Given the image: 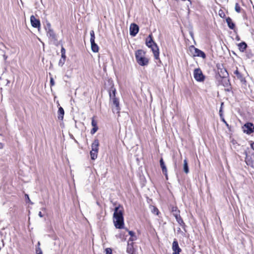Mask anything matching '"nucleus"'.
<instances>
[{
    "label": "nucleus",
    "instance_id": "8",
    "mask_svg": "<svg viewBox=\"0 0 254 254\" xmlns=\"http://www.w3.org/2000/svg\"><path fill=\"white\" fill-rule=\"evenodd\" d=\"M45 29L47 32V36L52 40L56 39V35L53 29L51 28V25L50 23L48 22L47 23L46 26H45Z\"/></svg>",
    "mask_w": 254,
    "mask_h": 254
},
{
    "label": "nucleus",
    "instance_id": "4",
    "mask_svg": "<svg viewBox=\"0 0 254 254\" xmlns=\"http://www.w3.org/2000/svg\"><path fill=\"white\" fill-rule=\"evenodd\" d=\"M115 93L116 89L114 88L112 89V92H110V98L111 102L112 103V104L115 106L114 108H113V112H116L117 113H119L120 110L119 101L117 98H116Z\"/></svg>",
    "mask_w": 254,
    "mask_h": 254
},
{
    "label": "nucleus",
    "instance_id": "37",
    "mask_svg": "<svg viewBox=\"0 0 254 254\" xmlns=\"http://www.w3.org/2000/svg\"><path fill=\"white\" fill-rule=\"evenodd\" d=\"M3 147V145L2 143L0 142V149H2Z\"/></svg>",
    "mask_w": 254,
    "mask_h": 254
},
{
    "label": "nucleus",
    "instance_id": "21",
    "mask_svg": "<svg viewBox=\"0 0 254 254\" xmlns=\"http://www.w3.org/2000/svg\"><path fill=\"white\" fill-rule=\"evenodd\" d=\"M128 234L130 236V238L129 239V241L132 242V241H134L136 240V239H137L136 236H135V235L133 232L129 231Z\"/></svg>",
    "mask_w": 254,
    "mask_h": 254
},
{
    "label": "nucleus",
    "instance_id": "7",
    "mask_svg": "<svg viewBox=\"0 0 254 254\" xmlns=\"http://www.w3.org/2000/svg\"><path fill=\"white\" fill-rule=\"evenodd\" d=\"M190 49L191 52H193V56L201 57L203 59L205 58L206 56L205 53L198 49L195 48L193 46H191L190 48Z\"/></svg>",
    "mask_w": 254,
    "mask_h": 254
},
{
    "label": "nucleus",
    "instance_id": "36",
    "mask_svg": "<svg viewBox=\"0 0 254 254\" xmlns=\"http://www.w3.org/2000/svg\"><path fill=\"white\" fill-rule=\"evenodd\" d=\"M251 147L253 150V151H254V142L251 144Z\"/></svg>",
    "mask_w": 254,
    "mask_h": 254
},
{
    "label": "nucleus",
    "instance_id": "24",
    "mask_svg": "<svg viewBox=\"0 0 254 254\" xmlns=\"http://www.w3.org/2000/svg\"><path fill=\"white\" fill-rule=\"evenodd\" d=\"M90 42H93L94 41H95V34H94V32L93 30H91L90 32Z\"/></svg>",
    "mask_w": 254,
    "mask_h": 254
},
{
    "label": "nucleus",
    "instance_id": "40",
    "mask_svg": "<svg viewBox=\"0 0 254 254\" xmlns=\"http://www.w3.org/2000/svg\"><path fill=\"white\" fill-rule=\"evenodd\" d=\"M40 242H38L37 243V247H40Z\"/></svg>",
    "mask_w": 254,
    "mask_h": 254
},
{
    "label": "nucleus",
    "instance_id": "42",
    "mask_svg": "<svg viewBox=\"0 0 254 254\" xmlns=\"http://www.w3.org/2000/svg\"><path fill=\"white\" fill-rule=\"evenodd\" d=\"M223 105V103H222L221 105V108H220L222 109Z\"/></svg>",
    "mask_w": 254,
    "mask_h": 254
},
{
    "label": "nucleus",
    "instance_id": "25",
    "mask_svg": "<svg viewBox=\"0 0 254 254\" xmlns=\"http://www.w3.org/2000/svg\"><path fill=\"white\" fill-rule=\"evenodd\" d=\"M235 9L236 11L238 13H239L241 12V8L238 3H236L235 4Z\"/></svg>",
    "mask_w": 254,
    "mask_h": 254
},
{
    "label": "nucleus",
    "instance_id": "27",
    "mask_svg": "<svg viewBox=\"0 0 254 254\" xmlns=\"http://www.w3.org/2000/svg\"><path fill=\"white\" fill-rule=\"evenodd\" d=\"M36 254H43L42 251L40 247H36Z\"/></svg>",
    "mask_w": 254,
    "mask_h": 254
},
{
    "label": "nucleus",
    "instance_id": "13",
    "mask_svg": "<svg viewBox=\"0 0 254 254\" xmlns=\"http://www.w3.org/2000/svg\"><path fill=\"white\" fill-rule=\"evenodd\" d=\"M234 74H236L237 78L238 79H239L241 81V82L243 84H245L246 85V80L245 79V78L244 77V76L239 71V70H238V69H237L235 71H234Z\"/></svg>",
    "mask_w": 254,
    "mask_h": 254
},
{
    "label": "nucleus",
    "instance_id": "2",
    "mask_svg": "<svg viewBox=\"0 0 254 254\" xmlns=\"http://www.w3.org/2000/svg\"><path fill=\"white\" fill-rule=\"evenodd\" d=\"M146 44L147 46L150 48L154 54L155 59H159V48L156 44L153 41L152 34H150L146 39Z\"/></svg>",
    "mask_w": 254,
    "mask_h": 254
},
{
    "label": "nucleus",
    "instance_id": "28",
    "mask_svg": "<svg viewBox=\"0 0 254 254\" xmlns=\"http://www.w3.org/2000/svg\"><path fill=\"white\" fill-rule=\"evenodd\" d=\"M98 129V127H93L92 130H91V133L92 134H94L97 131Z\"/></svg>",
    "mask_w": 254,
    "mask_h": 254
},
{
    "label": "nucleus",
    "instance_id": "32",
    "mask_svg": "<svg viewBox=\"0 0 254 254\" xmlns=\"http://www.w3.org/2000/svg\"><path fill=\"white\" fill-rule=\"evenodd\" d=\"M61 57H62V59L65 60V59H66L65 53H61Z\"/></svg>",
    "mask_w": 254,
    "mask_h": 254
},
{
    "label": "nucleus",
    "instance_id": "41",
    "mask_svg": "<svg viewBox=\"0 0 254 254\" xmlns=\"http://www.w3.org/2000/svg\"><path fill=\"white\" fill-rule=\"evenodd\" d=\"M3 57H4V60H5L7 59V57H6V56H5L4 54H3Z\"/></svg>",
    "mask_w": 254,
    "mask_h": 254
},
{
    "label": "nucleus",
    "instance_id": "6",
    "mask_svg": "<svg viewBox=\"0 0 254 254\" xmlns=\"http://www.w3.org/2000/svg\"><path fill=\"white\" fill-rule=\"evenodd\" d=\"M193 76L197 81L202 82L204 80V76L199 68H195L194 70Z\"/></svg>",
    "mask_w": 254,
    "mask_h": 254
},
{
    "label": "nucleus",
    "instance_id": "29",
    "mask_svg": "<svg viewBox=\"0 0 254 254\" xmlns=\"http://www.w3.org/2000/svg\"><path fill=\"white\" fill-rule=\"evenodd\" d=\"M106 254H112V250L111 248H106L105 249Z\"/></svg>",
    "mask_w": 254,
    "mask_h": 254
},
{
    "label": "nucleus",
    "instance_id": "38",
    "mask_svg": "<svg viewBox=\"0 0 254 254\" xmlns=\"http://www.w3.org/2000/svg\"><path fill=\"white\" fill-rule=\"evenodd\" d=\"M222 109L220 108V110H219V114H220V116L221 117H222Z\"/></svg>",
    "mask_w": 254,
    "mask_h": 254
},
{
    "label": "nucleus",
    "instance_id": "18",
    "mask_svg": "<svg viewBox=\"0 0 254 254\" xmlns=\"http://www.w3.org/2000/svg\"><path fill=\"white\" fill-rule=\"evenodd\" d=\"M91 50L94 53H97L99 51V47L95 43V41L93 42H91Z\"/></svg>",
    "mask_w": 254,
    "mask_h": 254
},
{
    "label": "nucleus",
    "instance_id": "35",
    "mask_svg": "<svg viewBox=\"0 0 254 254\" xmlns=\"http://www.w3.org/2000/svg\"><path fill=\"white\" fill-rule=\"evenodd\" d=\"M222 121H223V122L226 124V125L227 126H228V124H227V122L225 121V120H224V118H222Z\"/></svg>",
    "mask_w": 254,
    "mask_h": 254
},
{
    "label": "nucleus",
    "instance_id": "39",
    "mask_svg": "<svg viewBox=\"0 0 254 254\" xmlns=\"http://www.w3.org/2000/svg\"><path fill=\"white\" fill-rule=\"evenodd\" d=\"M25 197H26V198H28V199L30 201V199H29V196H28V194H26L25 195Z\"/></svg>",
    "mask_w": 254,
    "mask_h": 254
},
{
    "label": "nucleus",
    "instance_id": "20",
    "mask_svg": "<svg viewBox=\"0 0 254 254\" xmlns=\"http://www.w3.org/2000/svg\"><path fill=\"white\" fill-rule=\"evenodd\" d=\"M226 22H227V23L228 24V25L230 29H233L234 28L235 24L232 22V19L230 18H227L226 19Z\"/></svg>",
    "mask_w": 254,
    "mask_h": 254
},
{
    "label": "nucleus",
    "instance_id": "3",
    "mask_svg": "<svg viewBox=\"0 0 254 254\" xmlns=\"http://www.w3.org/2000/svg\"><path fill=\"white\" fill-rule=\"evenodd\" d=\"M135 56L136 62L140 65L144 66L148 64V60L145 58V53L143 50H137L135 52Z\"/></svg>",
    "mask_w": 254,
    "mask_h": 254
},
{
    "label": "nucleus",
    "instance_id": "15",
    "mask_svg": "<svg viewBox=\"0 0 254 254\" xmlns=\"http://www.w3.org/2000/svg\"><path fill=\"white\" fill-rule=\"evenodd\" d=\"M160 164L163 173L165 175L166 179H168L167 169L162 158L160 160Z\"/></svg>",
    "mask_w": 254,
    "mask_h": 254
},
{
    "label": "nucleus",
    "instance_id": "12",
    "mask_svg": "<svg viewBox=\"0 0 254 254\" xmlns=\"http://www.w3.org/2000/svg\"><path fill=\"white\" fill-rule=\"evenodd\" d=\"M30 22L32 26L35 28H39L40 26V21L36 19L34 15H32L30 17Z\"/></svg>",
    "mask_w": 254,
    "mask_h": 254
},
{
    "label": "nucleus",
    "instance_id": "10",
    "mask_svg": "<svg viewBox=\"0 0 254 254\" xmlns=\"http://www.w3.org/2000/svg\"><path fill=\"white\" fill-rule=\"evenodd\" d=\"M139 27L134 23H132L130 25L129 27V33L130 35L135 36L136 34L138 32Z\"/></svg>",
    "mask_w": 254,
    "mask_h": 254
},
{
    "label": "nucleus",
    "instance_id": "11",
    "mask_svg": "<svg viewBox=\"0 0 254 254\" xmlns=\"http://www.w3.org/2000/svg\"><path fill=\"white\" fill-rule=\"evenodd\" d=\"M173 254H180L181 249L180 248L177 240H174L172 244Z\"/></svg>",
    "mask_w": 254,
    "mask_h": 254
},
{
    "label": "nucleus",
    "instance_id": "1",
    "mask_svg": "<svg viewBox=\"0 0 254 254\" xmlns=\"http://www.w3.org/2000/svg\"><path fill=\"white\" fill-rule=\"evenodd\" d=\"M123 209L120 206L116 207L114 213V223L116 228L121 229L124 225Z\"/></svg>",
    "mask_w": 254,
    "mask_h": 254
},
{
    "label": "nucleus",
    "instance_id": "9",
    "mask_svg": "<svg viewBox=\"0 0 254 254\" xmlns=\"http://www.w3.org/2000/svg\"><path fill=\"white\" fill-rule=\"evenodd\" d=\"M243 128L244 132L251 134L254 131V126L252 123H247L244 126Z\"/></svg>",
    "mask_w": 254,
    "mask_h": 254
},
{
    "label": "nucleus",
    "instance_id": "30",
    "mask_svg": "<svg viewBox=\"0 0 254 254\" xmlns=\"http://www.w3.org/2000/svg\"><path fill=\"white\" fill-rule=\"evenodd\" d=\"M91 125L93 127H97V122L94 120V118L92 119Z\"/></svg>",
    "mask_w": 254,
    "mask_h": 254
},
{
    "label": "nucleus",
    "instance_id": "17",
    "mask_svg": "<svg viewBox=\"0 0 254 254\" xmlns=\"http://www.w3.org/2000/svg\"><path fill=\"white\" fill-rule=\"evenodd\" d=\"M58 119L59 120H63V119L64 118V112L62 107H59L58 112Z\"/></svg>",
    "mask_w": 254,
    "mask_h": 254
},
{
    "label": "nucleus",
    "instance_id": "23",
    "mask_svg": "<svg viewBox=\"0 0 254 254\" xmlns=\"http://www.w3.org/2000/svg\"><path fill=\"white\" fill-rule=\"evenodd\" d=\"M97 153H98L97 151H90L91 158L92 160L96 159L97 158Z\"/></svg>",
    "mask_w": 254,
    "mask_h": 254
},
{
    "label": "nucleus",
    "instance_id": "31",
    "mask_svg": "<svg viewBox=\"0 0 254 254\" xmlns=\"http://www.w3.org/2000/svg\"><path fill=\"white\" fill-rule=\"evenodd\" d=\"M50 85H51V86H53L55 85V81L52 77H51V78H50Z\"/></svg>",
    "mask_w": 254,
    "mask_h": 254
},
{
    "label": "nucleus",
    "instance_id": "34",
    "mask_svg": "<svg viewBox=\"0 0 254 254\" xmlns=\"http://www.w3.org/2000/svg\"><path fill=\"white\" fill-rule=\"evenodd\" d=\"M38 215L40 217H43V215L42 214V212L41 211L39 212Z\"/></svg>",
    "mask_w": 254,
    "mask_h": 254
},
{
    "label": "nucleus",
    "instance_id": "14",
    "mask_svg": "<svg viewBox=\"0 0 254 254\" xmlns=\"http://www.w3.org/2000/svg\"><path fill=\"white\" fill-rule=\"evenodd\" d=\"M127 252L129 254H137V252L133 248V243H131V244L128 243L127 248Z\"/></svg>",
    "mask_w": 254,
    "mask_h": 254
},
{
    "label": "nucleus",
    "instance_id": "22",
    "mask_svg": "<svg viewBox=\"0 0 254 254\" xmlns=\"http://www.w3.org/2000/svg\"><path fill=\"white\" fill-rule=\"evenodd\" d=\"M247 46V44L244 42L241 43L239 44V49L242 51H244L246 49Z\"/></svg>",
    "mask_w": 254,
    "mask_h": 254
},
{
    "label": "nucleus",
    "instance_id": "33",
    "mask_svg": "<svg viewBox=\"0 0 254 254\" xmlns=\"http://www.w3.org/2000/svg\"><path fill=\"white\" fill-rule=\"evenodd\" d=\"M61 53H65V50L63 46L61 48Z\"/></svg>",
    "mask_w": 254,
    "mask_h": 254
},
{
    "label": "nucleus",
    "instance_id": "26",
    "mask_svg": "<svg viewBox=\"0 0 254 254\" xmlns=\"http://www.w3.org/2000/svg\"><path fill=\"white\" fill-rule=\"evenodd\" d=\"M65 61V60L61 59L59 62V66H62L64 64Z\"/></svg>",
    "mask_w": 254,
    "mask_h": 254
},
{
    "label": "nucleus",
    "instance_id": "16",
    "mask_svg": "<svg viewBox=\"0 0 254 254\" xmlns=\"http://www.w3.org/2000/svg\"><path fill=\"white\" fill-rule=\"evenodd\" d=\"M99 142L98 139L94 140L93 142L91 145V150L93 151L98 152Z\"/></svg>",
    "mask_w": 254,
    "mask_h": 254
},
{
    "label": "nucleus",
    "instance_id": "5",
    "mask_svg": "<svg viewBox=\"0 0 254 254\" xmlns=\"http://www.w3.org/2000/svg\"><path fill=\"white\" fill-rule=\"evenodd\" d=\"M245 162L248 165L254 167V151H249L246 154Z\"/></svg>",
    "mask_w": 254,
    "mask_h": 254
},
{
    "label": "nucleus",
    "instance_id": "19",
    "mask_svg": "<svg viewBox=\"0 0 254 254\" xmlns=\"http://www.w3.org/2000/svg\"><path fill=\"white\" fill-rule=\"evenodd\" d=\"M183 170L184 172L186 174H188L189 172V169L188 164V162L186 159L184 160V164H183Z\"/></svg>",
    "mask_w": 254,
    "mask_h": 254
}]
</instances>
